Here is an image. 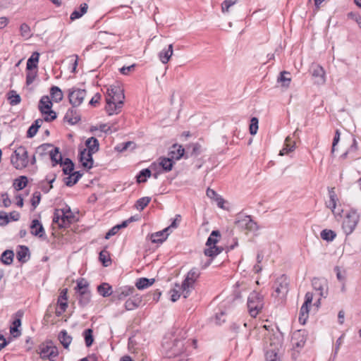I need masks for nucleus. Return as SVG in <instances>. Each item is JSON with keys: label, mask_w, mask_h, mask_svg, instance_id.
<instances>
[{"label": "nucleus", "mask_w": 361, "mask_h": 361, "mask_svg": "<svg viewBox=\"0 0 361 361\" xmlns=\"http://www.w3.org/2000/svg\"><path fill=\"white\" fill-rule=\"evenodd\" d=\"M195 282L193 281H188V276L185 277L182 284L180 285L182 288V294L184 298H187L189 296L191 290L195 287Z\"/></svg>", "instance_id": "18"}, {"label": "nucleus", "mask_w": 361, "mask_h": 361, "mask_svg": "<svg viewBox=\"0 0 361 361\" xmlns=\"http://www.w3.org/2000/svg\"><path fill=\"white\" fill-rule=\"evenodd\" d=\"M184 152L185 149L181 145H173L169 154V158L178 160L183 156Z\"/></svg>", "instance_id": "22"}, {"label": "nucleus", "mask_w": 361, "mask_h": 361, "mask_svg": "<svg viewBox=\"0 0 361 361\" xmlns=\"http://www.w3.org/2000/svg\"><path fill=\"white\" fill-rule=\"evenodd\" d=\"M20 35L25 39H29L32 36L30 27L26 23H22L20 25Z\"/></svg>", "instance_id": "47"}, {"label": "nucleus", "mask_w": 361, "mask_h": 361, "mask_svg": "<svg viewBox=\"0 0 361 361\" xmlns=\"http://www.w3.org/2000/svg\"><path fill=\"white\" fill-rule=\"evenodd\" d=\"M321 238L326 241H332L336 236V234L332 230L324 229L322 231Z\"/></svg>", "instance_id": "42"}, {"label": "nucleus", "mask_w": 361, "mask_h": 361, "mask_svg": "<svg viewBox=\"0 0 361 361\" xmlns=\"http://www.w3.org/2000/svg\"><path fill=\"white\" fill-rule=\"evenodd\" d=\"M154 281V279L140 278L136 281L135 286L139 290H143L152 286Z\"/></svg>", "instance_id": "30"}, {"label": "nucleus", "mask_w": 361, "mask_h": 361, "mask_svg": "<svg viewBox=\"0 0 361 361\" xmlns=\"http://www.w3.org/2000/svg\"><path fill=\"white\" fill-rule=\"evenodd\" d=\"M14 253L12 250H5L1 256V261L6 265H10L13 261Z\"/></svg>", "instance_id": "34"}, {"label": "nucleus", "mask_w": 361, "mask_h": 361, "mask_svg": "<svg viewBox=\"0 0 361 361\" xmlns=\"http://www.w3.org/2000/svg\"><path fill=\"white\" fill-rule=\"evenodd\" d=\"M11 161L16 169H23L28 164L27 151L24 147H19L14 151Z\"/></svg>", "instance_id": "3"}, {"label": "nucleus", "mask_w": 361, "mask_h": 361, "mask_svg": "<svg viewBox=\"0 0 361 361\" xmlns=\"http://www.w3.org/2000/svg\"><path fill=\"white\" fill-rule=\"evenodd\" d=\"M99 260L104 267H108L111 263V259L107 251L102 250L99 253Z\"/></svg>", "instance_id": "52"}, {"label": "nucleus", "mask_w": 361, "mask_h": 361, "mask_svg": "<svg viewBox=\"0 0 361 361\" xmlns=\"http://www.w3.org/2000/svg\"><path fill=\"white\" fill-rule=\"evenodd\" d=\"M200 276V272L198 270V269L192 268V269H190L189 271V272L188 273L186 276H188V281L190 280V281H193L196 282V281L198 279Z\"/></svg>", "instance_id": "53"}, {"label": "nucleus", "mask_w": 361, "mask_h": 361, "mask_svg": "<svg viewBox=\"0 0 361 361\" xmlns=\"http://www.w3.org/2000/svg\"><path fill=\"white\" fill-rule=\"evenodd\" d=\"M250 125V133L251 135H255L258 130V119L256 117H253L251 119Z\"/></svg>", "instance_id": "55"}, {"label": "nucleus", "mask_w": 361, "mask_h": 361, "mask_svg": "<svg viewBox=\"0 0 361 361\" xmlns=\"http://www.w3.org/2000/svg\"><path fill=\"white\" fill-rule=\"evenodd\" d=\"M334 271L336 273V277H337L338 280L340 281L342 283L345 282V271H341L340 267H336L334 268Z\"/></svg>", "instance_id": "59"}, {"label": "nucleus", "mask_w": 361, "mask_h": 361, "mask_svg": "<svg viewBox=\"0 0 361 361\" xmlns=\"http://www.w3.org/2000/svg\"><path fill=\"white\" fill-rule=\"evenodd\" d=\"M41 200V194L39 192H35L32 195V197L31 200L32 205L34 208H35L39 203Z\"/></svg>", "instance_id": "61"}, {"label": "nucleus", "mask_w": 361, "mask_h": 361, "mask_svg": "<svg viewBox=\"0 0 361 361\" xmlns=\"http://www.w3.org/2000/svg\"><path fill=\"white\" fill-rule=\"evenodd\" d=\"M238 227L247 231H254L257 229V224L249 216H245L235 221Z\"/></svg>", "instance_id": "12"}, {"label": "nucleus", "mask_w": 361, "mask_h": 361, "mask_svg": "<svg viewBox=\"0 0 361 361\" xmlns=\"http://www.w3.org/2000/svg\"><path fill=\"white\" fill-rule=\"evenodd\" d=\"M87 285L84 279H81L78 281L77 287L75 288L78 290L79 293H81L83 290H87Z\"/></svg>", "instance_id": "64"}, {"label": "nucleus", "mask_w": 361, "mask_h": 361, "mask_svg": "<svg viewBox=\"0 0 361 361\" xmlns=\"http://www.w3.org/2000/svg\"><path fill=\"white\" fill-rule=\"evenodd\" d=\"M67 293H68V290L67 288H64L63 289L61 293H60V295L58 298V305L60 307V309H61L62 310H66L67 307H68V303H67V300H68V295H67Z\"/></svg>", "instance_id": "28"}, {"label": "nucleus", "mask_w": 361, "mask_h": 361, "mask_svg": "<svg viewBox=\"0 0 361 361\" xmlns=\"http://www.w3.org/2000/svg\"><path fill=\"white\" fill-rule=\"evenodd\" d=\"M21 324V321L20 319H16L13 322V326L10 329V333L13 336V337L16 338L20 335V331H18V327Z\"/></svg>", "instance_id": "50"}, {"label": "nucleus", "mask_w": 361, "mask_h": 361, "mask_svg": "<svg viewBox=\"0 0 361 361\" xmlns=\"http://www.w3.org/2000/svg\"><path fill=\"white\" fill-rule=\"evenodd\" d=\"M219 235L220 233L218 231H213L210 236L208 238L206 245L207 246L215 245V244L217 243V239L216 238Z\"/></svg>", "instance_id": "54"}, {"label": "nucleus", "mask_w": 361, "mask_h": 361, "mask_svg": "<svg viewBox=\"0 0 361 361\" xmlns=\"http://www.w3.org/2000/svg\"><path fill=\"white\" fill-rule=\"evenodd\" d=\"M310 305H302L300 307V314H299V322L302 324H305L309 317V312H310Z\"/></svg>", "instance_id": "32"}, {"label": "nucleus", "mask_w": 361, "mask_h": 361, "mask_svg": "<svg viewBox=\"0 0 361 361\" xmlns=\"http://www.w3.org/2000/svg\"><path fill=\"white\" fill-rule=\"evenodd\" d=\"M173 54V44L169 45L167 49H164L161 51L159 54V59L163 63H167L171 59L172 55Z\"/></svg>", "instance_id": "20"}, {"label": "nucleus", "mask_w": 361, "mask_h": 361, "mask_svg": "<svg viewBox=\"0 0 361 361\" xmlns=\"http://www.w3.org/2000/svg\"><path fill=\"white\" fill-rule=\"evenodd\" d=\"M61 165L63 166V171L65 174L73 173L74 169V164L70 159H65V160L63 162H61Z\"/></svg>", "instance_id": "37"}, {"label": "nucleus", "mask_w": 361, "mask_h": 361, "mask_svg": "<svg viewBox=\"0 0 361 361\" xmlns=\"http://www.w3.org/2000/svg\"><path fill=\"white\" fill-rule=\"evenodd\" d=\"M16 257L22 263L26 262L29 259V249L24 245H20L17 250Z\"/></svg>", "instance_id": "23"}, {"label": "nucleus", "mask_w": 361, "mask_h": 361, "mask_svg": "<svg viewBox=\"0 0 361 361\" xmlns=\"http://www.w3.org/2000/svg\"><path fill=\"white\" fill-rule=\"evenodd\" d=\"M39 54L38 52H34L30 58L27 61V70H32L37 67V63L39 61Z\"/></svg>", "instance_id": "35"}, {"label": "nucleus", "mask_w": 361, "mask_h": 361, "mask_svg": "<svg viewBox=\"0 0 361 361\" xmlns=\"http://www.w3.org/2000/svg\"><path fill=\"white\" fill-rule=\"evenodd\" d=\"M360 220L359 214L354 210L349 212L343 222V229L346 235L353 233Z\"/></svg>", "instance_id": "6"}, {"label": "nucleus", "mask_w": 361, "mask_h": 361, "mask_svg": "<svg viewBox=\"0 0 361 361\" xmlns=\"http://www.w3.org/2000/svg\"><path fill=\"white\" fill-rule=\"evenodd\" d=\"M329 200L326 202V206L331 209L333 214H336V209L337 206H341V204H337L338 202V198L337 197V195L335 192V188H329Z\"/></svg>", "instance_id": "15"}, {"label": "nucleus", "mask_w": 361, "mask_h": 361, "mask_svg": "<svg viewBox=\"0 0 361 361\" xmlns=\"http://www.w3.org/2000/svg\"><path fill=\"white\" fill-rule=\"evenodd\" d=\"M38 353L42 359L54 361L59 355L58 348L51 342H47L39 345Z\"/></svg>", "instance_id": "5"}, {"label": "nucleus", "mask_w": 361, "mask_h": 361, "mask_svg": "<svg viewBox=\"0 0 361 361\" xmlns=\"http://www.w3.org/2000/svg\"><path fill=\"white\" fill-rule=\"evenodd\" d=\"M50 95L52 101L55 102H59L63 98V92L59 87L56 86H53L51 87Z\"/></svg>", "instance_id": "27"}, {"label": "nucleus", "mask_w": 361, "mask_h": 361, "mask_svg": "<svg viewBox=\"0 0 361 361\" xmlns=\"http://www.w3.org/2000/svg\"><path fill=\"white\" fill-rule=\"evenodd\" d=\"M52 102L48 96H43L39 103V109L45 116L44 120L49 122L56 118V114L51 110Z\"/></svg>", "instance_id": "4"}, {"label": "nucleus", "mask_w": 361, "mask_h": 361, "mask_svg": "<svg viewBox=\"0 0 361 361\" xmlns=\"http://www.w3.org/2000/svg\"><path fill=\"white\" fill-rule=\"evenodd\" d=\"M64 216V214L61 212V209H56L54 212L53 221L60 226V224L62 222V218Z\"/></svg>", "instance_id": "57"}, {"label": "nucleus", "mask_w": 361, "mask_h": 361, "mask_svg": "<svg viewBox=\"0 0 361 361\" xmlns=\"http://www.w3.org/2000/svg\"><path fill=\"white\" fill-rule=\"evenodd\" d=\"M288 291V280L286 276L281 275L274 283V293L273 295L279 299H283Z\"/></svg>", "instance_id": "7"}, {"label": "nucleus", "mask_w": 361, "mask_h": 361, "mask_svg": "<svg viewBox=\"0 0 361 361\" xmlns=\"http://www.w3.org/2000/svg\"><path fill=\"white\" fill-rule=\"evenodd\" d=\"M114 35L108 33L105 31L99 32L98 34V39L100 41V43L104 45L109 44V38L112 37Z\"/></svg>", "instance_id": "44"}, {"label": "nucleus", "mask_w": 361, "mask_h": 361, "mask_svg": "<svg viewBox=\"0 0 361 361\" xmlns=\"http://www.w3.org/2000/svg\"><path fill=\"white\" fill-rule=\"evenodd\" d=\"M46 151L49 153L54 166L59 163L61 164V162H63L62 155L58 147L52 149L51 145L44 144L40 145L37 149V153H39L41 155H42Z\"/></svg>", "instance_id": "8"}, {"label": "nucleus", "mask_w": 361, "mask_h": 361, "mask_svg": "<svg viewBox=\"0 0 361 361\" xmlns=\"http://www.w3.org/2000/svg\"><path fill=\"white\" fill-rule=\"evenodd\" d=\"M189 148H192L191 154L194 156H197L201 152V145L198 143L192 144L190 145Z\"/></svg>", "instance_id": "62"}, {"label": "nucleus", "mask_w": 361, "mask_h": 361, "mask_svg": "<svg viewBox=\"0 0 361 361\" xmlns=\"http://www.w3.org/2000/svg\"><path fill=\"white\" fill-rule=\"evenodd\" d=\"M152 175L151 171L149 169H142L137 176L138 183H145L147 178H149Z\"/></svg>", "instance_id": "45"}, {"label": "nucleus", "mask_w": 361, "mask_h": 361, "mask_svg": "<svg viewBox=\"0 0 361 361\" xmlns=\"http://www.w3.org/2000/svg\"><path fill=\"white\" fill-rule=\"evenodd\" d=\"M312 75L314 80V82L317 85H324L325 83L326 73L321 66L318 64L312 65Z\"/></svg>", "instance_id": "13"}, {"label": "nucleus", "mask_w": 361, "mask_h": 361, "mask_svg": "<svg viewBox=\"0 0 361 361\" xmlns=\"http://www.w3.org/2000/svg\"><path fill=\"white\" fill-rule=\"evenodd\" d=\"M27 183V179L26 176H20L19 178L15 180L13 183V187L16 190H20L23 189Z\"/></svg>", "instance_id": "41"}, {"label": "nucleus", "mask_w": 361, "mask_h": 361, "mask_svg": "<svg viewBox=\"0 0 361 361\" xmlns=\"http://www.w3.org/2000/svg\"><path fill=\"white\" fill-rule=\"evenodd\" d=\"M61 212L64 214L62 218V222L60 224V227H66L69 225L74 219V216L71 212L70 208L62 209Z\"/></svg>", "instance_id": "24"}, {"label": "nucleus", "mask_w": 361, "mask_h": 361, "mask_svg": "<svg viewBox=\"0 0 361 361\" xmlns=\"http://www.w3.org/2000/svg\"><path fill=\"white\" fill-rule=\"evenodd\" d=\"M8 99L9 100L10 104L12 106L18 104L21 101L20 95L18 94L14 90H12L9 92Z\"/></svg>", "instance_id": "48"}, {"label": "nucleus", "mask_w": 361, "mask_h": 361, "mask_svg": "<svg viewBox=\"0 0 361 361\" xmlns=\"http://www.w3.org/2000/svg\"><path fill=\"white\" fill-rule=\"evenodd\" d=\"M264 306L262 296L255 291L252 292L247 298V308L249 314L252 317H256L261 312Z\"/></svg>", "instance_id": "2"}, {"label": "nucleus", "mask_w": 361, "mask_h": 361, "mask_svg": "<svg viewBox=\"0 0 361 361\" xmlns=\"http://www.w3.org/2000/svg\"><path fill=\"white\" fill-rule=\"evenodd\" d=\"M87 151L94 154L99 150V142L95 137H90L86 141Z\"/></svg>", "instance_id": "29"}, {"label": "nucleus", "mask_w": 361, "mask_h": 361, "mask_svg": "<svg viewBox=\"0 0 361 361\" xmlns=\"http://www.w3.org/2000/svg\"><path fill=\"white\" fill-rule=\"evenodd\" d=\"M64 120L71 124H75L79 121L80 116L75 109H70L66 113Z\"/></svg>", "instance_id": "26"}, {"label": "nucleus", "mask_w": 361, "mask_h": 361, "mask_svg": "<svg viewBox=\"0 0 361 361\" xmlns=\"http://www.w3.org/2000/svg\"><path fill=\"white\" fill-rule=\"evenodd\" d=\"M305 341L303 336H301L300 333L294 334L292 338V343L293 347L302 348L304 346Z\"/></svg>", "instance_id": "38"}, {"label": "nucleus", "mask_w": 361, "mask_h": 361, "mask_svg": "<svg viewBox=\"0 0 361 361\" xmlns=\"http://www.w3.org/2000/svg\"><path fill=\"white\" fill-rule=\"evenodd\" d=\"M59 339L64 348L67 349L72 341V337L68 334L66 331H61L59 334Z\"/></svg>", "instance_id": "33"}, {"label": "nucleus", "mask_w": 361, "mask_h": 361, "mask_svg": "<svg viewBox=\"0 0 361 361\" xmlns=\"http://www.w3.org/2000/svg\"><path fill=\"white\" fill-rule=\"evenodd\" d=\"M135 289L133 286H123L116 289L113 294L111 300H122L126 297L131 296L135 294Z\"/></svg>", "instance_id": "11"}, {"label": "nucleus", "mask_w": 361, "mask_h": 361, "mask_svg": "<svg viewBox=\"0 0 361 361\" xmlns=\"http://www.w3.org/2000/svg\"><path fill=\"white\" fill-rule=\"evenodd\" d=\"M68 99L73 107L80 106L86 97V91L84 89L73 87L68 90Z\"/></svg>", "instance_id": "10"}, {"label": "nucleus", "mask_w": 361, "mask_h": 361, "mask_svg": "<svg viewBox=\"0 0 361 361\" xmlns=\"http://www.w3.org/2000/svg\"><path fill=\"white\" fill-rule=\"evenodd\" d=\"M92 333L93 331L91 329H85L83 332V336L87 347L91 346L94 341Z\"/></svg>", "instance_id": "46"}, {"label": "nucleus", "mask_w": 361, "mask_h": 361, "mask_svg": "<svg viewBox=\"0 0 361 361\" xmlns=\"http://www.w3.org/2000/svg\"><path fill=\"white\" fill-rule=\"evenodd\" d=\"M30 228H31V233L35 236L42 238L45 233L44 229L42 225L37 219H34L32 221Z\"/></svg>", "instance_id": "19"}, {"label": "nucleus", "mask_w": 361, "mask_h": 361, "mask_svg": "<svg viewBox=\"0 0 361 361\" xmlns=\"http://www.w3.org/2000/svg\"><path fill=\"white\" fill-rule=\"evenodd\" d=\"M171 300L176 302L180 297L182 294V288L180 285L176 284L173 289L170 291Z\"/></svg>", "instance_id": "43"}, {"label": "nucleus", "mask_w": 361, "mask_h": 361, "mask_svg": "<svg viewBox=\"0 0 361 361\" xmlns=\"http://www.w3.org/2000/svg\"><path fill=\"white\" fill-rule=\"evenodd\" d=\"M150 200L151 198L149 197H142L137 201L135 207L138 210L142 211L149 203Z\"/></svg>", "instance_id": "51"}, {"label": "nucleus", "mask_w": 361, "mask_h": 361, "mask_svg": "<svg viewBox=\"0 0 361 361\" xmlns=\"http://www.w3.org/2000/svg\"><path fill=\"white\" fill-rule=\"evenodd\" d=\"M159 165L163 168L164 171H170L173 168V161L169 157H161L159 158Z\"/></svg>", "instance_id": "36"}, {"label": "nucleus", "mask_w": 361, "mask_h": 361, "mask_svg": "<svg viewBox=\"0 0 361 361\" xmlns=\"http://www.w3.org/2000/svg\"><path fill=\"white\" fill-rule=\"evenodd\" d=\"M313 288L319 292L322 297H325V289L326 288V281L324 279L314 278L312 281Z\"/></svg>", "instance_id": "17"}, {"label": "nucleus", "mask_w": 361, "mask_h": 361, "mask_svg": "<svg viewBox=\"0 0 361 361\" xmlns=\"http://www.w3.org/2000/svg\"><path fill=\"white\" fill-rule=\"evenodd\" d=\"M288 75H290L288 72L283 71L278 78V82H281L283 87H288L290 85L291 78L287 76Z\"/></svg>", "instance_id": "40"}, {"label": "nucleus", "mask_w": 361, "mask_h": 361, "mask_svg": "<svg viewBox=\"0 0 361 361\" xmlns=\"http://www.w3.org/2000/svg\"><path fill=\"white\" fill-rule=\"evenodd\" d=\"M181 220V216L180 214L176 215L175 219L173 220L172 223L170 226H169L167 228H169V231L171 228H176L178 226L179 223Z\"/></svg>", "instance_id": "63"}, {"label": "nucleus", "mask_w": 361, "mask_h": 361, "mask_svg": "<svg viewBox=\"0 0 361 361\" xmlns=\"http://www.w3.org/2000/svg\"><path fill=\"white\" fill-rule=\"evenodd\" d=\"M97 290L99 293L104 298L109 297L111 295L114 294L111 286L106 283H103L101 285H99L97 287Z\"/></svg>", "instance_id": "31"}, {"label": "nucleus", "mask_w": 361, "mask_h": 361, "mask_svg": "<svg viewBox=\"0 0 361 361\" xmlns=\"http://www.w3.org/2000/svg\"><path fill=\"white\" fill-rule=\"evenodd\" d=\"M168 231L169 228H165L164 230L161 231L152 233L150 237L152 242L154 243H162L167 238L168 235H169Z\"/></svg>", "instance_id": "21"}, {"label": "nucleus", "mask_w": 361, "mask_h": 361, "mask_svg": "<svg viewBox=\"0 0 361 361\" xmlns=\"http://www.w3.org/2000/svg\"><path fill=\"white\" fill-rule=\"evenodd\" d=\"M295 148V142H291V139L289 136H288L285 140L284 147L280 151L279 155L283 156L287 154L288 153L294 151Z\"/></svg>", "instance_id": "25"}, {"label": "nucleus", "mask_w": 361, "mask_h": 361, "mask_svg": "<svg viewBox=\"0 0 361 361\" xmlns=\"http://www.w3.org/2000/svg\"><path fill=\"white\" fill-rule=\"evenodd\" d=\"M80 161L83 167L90 169L93 166L92 153L84 149L80 152Z\"/></svg>", "instance_id": "16"}, {"label": "nucleus", "mask_w": 361, "mask_h": 361, "mask_svg": "<svg viewBox=\"0 0 361 361\" xmlns=\"http://www.w3.org/2000/svg\"><path fill=\"white\" fill-rule=\"evenodd\" d=\"M207 249L204 250V254L209 257H214L221 252V250L216 245L208 246Z\"/></svg>", "instance_id": "49"}, {"label": "nucleus", "mask_w": 361, "mask_h": 361, "mask_svg": "<svg viewBox=\"0 0 361 361\" xmlns=\"http://www.w3.org/2000/svg\"><path fill=\"white\" fill-rule=\"evenodd\" d=\"M91 295L90 291L87 290H83V291L80 293L79 298V303L81 306H86L90 301Z\"/></svg>", "instance_id": "39"}, {"label": "nucleus", "mask_w": 361, "mask_h": 361, "mask_svg": "<svg viewBox=\"0 0 361 361\" xmlns=\"http://www.w3.org/2000/svg\"><path fill=\"white\" fill-rule=\"evenodd\" d=\"M164 348L166 350V355L169 357H176L183 353L185 344L183 341L174 340L172 344L164 343Z\"/></svg>", "instance_id": "9"}, {"label": "nucleus", "mask_w": 361, "mask_h": 361, "mask_svg": "<svg viewBox=\"0 0 361 361\" xmlns=\"http://www.w3.org/2000/svg\"><path fill=\"white\" fill-rule=\"evenodd\" d=\"M124 98L123 90L120 86L112 85L108 88L106 98V106L105 109L109 116H111V114L114 112L111 109L114 102L118 103L116 109H122Z\"/></svg>", "instance_id": "1"}, {"label": "nucleus", "mask_w": 361, "mask_h": 361, "mask_svg": "<svg viewBox=\"0 0 361 361\" xmlns=\"http://www.w3.org/2000/svg\"><path fill=\"white\" fill-rule=\"evenodd\" d=\"M340 131L339 130H336V133L333 140L332 142V147H331V154H334L335 150H336V146L338 145L340 140Z\"/></svg>", "instance_id": "60"}, {"label": "nucleus", "mask_w": 361, "mask_h": 361, "mask_svg": "<svg viewBox=\"0 0 361 361\" xmlns=\"http://www.w3.org/2000/svg\"><path fill=\"white\" fill-rule=\"evenodd\" d=\"M37 76V72L32 70H27V76H26V83L27 85H30L33 82L35 78Z\"/></svg>", "instance_id": "56"}, {"label": "nucleus", "mask_w": 361, "mask_h": 361, "mask_svg": "<svg viewBox=\"0 0 361 361\" xmlns=\"http://www.w3.org/2000/svg\"><path fill=\"white\" fill-rule=\"evenodd\" d=\"M238 0H225L221 4L222 12H228L229 8L234 5Z\"/></svg>", "instance_id": "58"}, {"label": "nucleus", "mask_w": 361, "mask_h": 361, "mask_svg": "<svg viewBox=\"0 0 361 361\" xmlns=\"http://www.w3.org/2000/svg\"><path fill=\"white\" fill-rule=\"evenodd\" d=\"M124 304L125 309L128 311L133 310L137 308L142 303V298L139 294L131 295Z\"/></svg>", "instance_id": "14"}]
</instances>
